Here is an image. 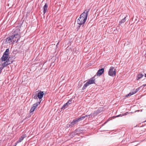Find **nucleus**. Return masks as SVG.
<instances>
[{
	"mask_svg": "<svg viewBox=\"0 0 146 146\" xmlns=\"http://www.w3.org/2000/svg\"><path fill=\"white\" fill-rule=\"evenodd\" d=\"M99 113H100V111L98 110L96 111H94L93 113L89 115V116H91V117H94V116H96Z\"/></svg>",
	"mask_w": 146,
	"mask_h": 146,
	"instance_id": "nucleus-10",
	"label": "nucleus"
},
{
	"mask_svg": "<svg viewBox=\"0 0 146 146\" xmlns=\"http://www.w3.org/2000/svg\"><path fill=\"white\" fill-rule=\"evenodd\" d=\"M145 55H146V53H145Z\"/></svg>",
	"mask_w": 146,
	"mask_h": 146,
	"instance_id": "nucleus-31",
	"label": "nucleus"
},
{
	"mask_svg": "<svg viewBox=\"0 0 146 146\" xmlns=\"http://www.w3.org/2000/svg\"><path fill=\"white\" fill-rule=\"evenodd\" d=\"M48 7V5L46 3L44 6L43 7V12L44 14L47 11V8Z\"/></svg>",
	"mask_w": 146,
	"mask_h": 146,
	"instance_id": "nucleus-12",
	"label": "nucleus"
},
{
	"mask_svg": "<svg viewBox=\"0 0 146 146\" xmlns=\"http://www.w3.org/2000/svg\"><path fill=\"white\" fill-rule=\"evenodd\" d=\"M142 111V110H141V111Z\"/></svg>",
	"mask_w": 146,
	"mask_h": 146,
	"instance_id": "nucleus-30",
	"label": "nucleus"
},
{
	"mask_svg": "<svg viewBox=\"0 0 146 146\" xmlns=\"http://www.w3.org/2000/svg\"><path fill=\"white\" fill-rule=\"evenodd\" d=\"M9 49H7L5 52H4L3 54L5 55L9 56Z\"/></svg>",
	"mask_w": 146,
	"mask_h": 146,
	"instance_id": "nucleus-16",
	"label": "nucleus"
},
{
	"mask_svg": "<svg viewBox=\"0 0 146 146\" xmlns=\"http://www.w3.org/2000/svg\"><path fill=\"white\" fill-rule=\"evenodd\" d=\"M68 106L67 105V104H65L62 106V107L61 108V109L64 110L65 108H67Z\"/></svg>",
	"mask_w": 146,
	"mask_h": 146,
	"instance_id": "nucleus-20",
	"label": "nucleus"
},
{
	"mask_svg": "<svg viewBox=\"0 0 146 146\" xmlns=\"http://www.w3.org/2000/svg\"><path fill=\"white\" fill-rule=\"evenodd\" d=\"M67 104V105L68 106L70 104L69 103H68V102L66 103Z\"/></svg>",
	"mask_w": 146,
	"mask_h": 146,
	"instance_id": "nucleus-26",
	"label": "nucleus"
},
{
	"mask_svg": "<svg viewBox=\"0 0 146 146\" xmlns=\"http://www.w3.org/2000/svg\"><path fill=\"white\" fill-rule=\"evenodd\" d=\"M9 56H7L6 55H5L4 54L2 56L1 58L2 60L3 61H6L7 59L8 58Z\"/></svg>",
	"mask_w": 146,
	"mask_h": 146,
	"instance_id": "nucleus-14",
	"label": "nucleus"
},
{
	"mask_svg": "<svg viewBox=\"0 0 146 146\" xmlns=\"http://www.w3.org/2000/svg\"><path fill=\"white\" fill-rule=\"evenodd\" d=\"M88 116H89V115H86L84 116H82L80 117V118H81V121L84 119L86 117H88Z\"/></svg>",
	"mask_w": 146,
	"mask_h": 146,
	"instance_id": "nucleus-23",
	"label": "nucleus"
},
{
	"mask_svg": "<svg viewBox=\"0 0 146 146\" xmlns=\"http://www.w3.org/2000/svg\"><path fill=\"white\" fill-rule=\"evenodd\" d=\"M81 118L79 117L75 119L71 122L70 123V124H68L67 127H73L75 125L77 124L78 122L81 121Z\"/></svg>",
	"mask_w": 146,
	"mask_h": 146,
	"instance_id": "nucleus-4",
	"label": "nucleus"
},
{
	"mask_svg": "<svg viewBox=\"0 0 146 146\" xmlns=\"http://www.w3.org/2000/svg\"><path fill=\"white\" fill-rule=\"evenodd\" d=\"M27 137L26 135H23L20 137L19 138L18 140L15 143L16 145L18 143L21 142Z\"/></svg>",
	"mask_w": 146,
	"mask_h": 146,
	"instance_id": "nucleus-7",
	"label": "nucleus"
},
{
	"mask_svg": "<svg viewBox=\"0 0 146 146\" xmlns=\"http://www.w3.org/2000/svg\"><path fill=\"white\" fill-rule=\"evenodd\" d=\"M128 113V112H127L126 113H125L123 114V115L119 114L118 115L116 116H115L114 117L115 118V117H122V116L127 115Z\"/></svg>",
	"mask_w": 146,
	"mask_h": 146,
	"instance_id": "nucleus-18",
	"label": "nucleus"
},
{
	"mask_svg": "<svg viewBox=\"0 0 146 146\" xmlns=\"http://www.w3.org/2000/svg\"><path fill=\"white\" fill-rule=\"evenodd\" d=\"M70 135H72L73 136H74V135H74L73 134V133H71V134H70Z\"/></svg>",
	"mask_w": 146,
	"mask_h": 146,
	"instance_id": "nucleus-25",
	"label": "nucleus"
},
{
	"mask_svg": "<svg viewBox=\"0 0 146 146\" xmlns=\"http://www.w3.org/2000/svg\"><path fill=\"white\" fill-rule=\"evenodd\" d=\"M142 86H146V84H144V85H143Z\"/></svg>",
	"mask_w": 146,
	"mask_h": 146,
	"instance_id": "nucleus-27",
	"label": "nucleus"
},
{
	"mask_svg": "<svg viewBox=\"0 0 146 146\" xmlns=\"http://www.w3.org/2000/svg\"><path fill=\"white\" fill-rule=\"evenodd\" d=\"M127 15H126V16L123 19H122L119 22V25H121L122 24V23H124L126 21L125 19L127 17Z\"/></svg>",
	"mask_w": 146,
	"mask_h": 146,
	"instance_id": "nucleus-15",
	"label": "nucleus"
},
{
	"mask_svg": "<svg viewBox=\"0 0 146 146\" xmlns=\"http://www.w3.org/2000/svg\"><path fill=\"white\" fill-rule=\"evenodd\" d=\"M143 75L142 74H139L137 75V80H138L139 79L142 78L143 76Z\"/></svg>",
	"mask_w": 146,
	"mask_h": 146,
	"instance_id": "nucleus-17",
	"label": "nucleus"
},
{
	"mask_svg": "<svg viewBox=\"0 0 146 146\" xmlns=\"http://www.w3.org/2000/svg\"><path fill=\"white\" fill-rule=\"evenodd\" d=\"M9 61H7L6 62H5L4 63H3L2 64V66H1L2 67H3V68L7 66L8 65H9L10 64V63L9 62Z\"/></svg>",
	"mask_w": 146,
	"mask_h": 146,
	"instance_id": "nucleus-13",
	"label": "nucleus"
},
{
	"mask_svg": "<svg viewBox=\"0 0 146 146\" xmlns=\"http://www.w3.org/2000/svg\"><path fill=\"white\" fill-rule=\"evenodd\" d=\"M72 98H71L68 101V103H69L70 104H71L72 103Z\"/></svg>",
	"mask_w": 146,
	"mask_h": 146,
	"instance_id": "nucleus-24",
	"label": "nucleus"
},
{
	"mask_svg": "<svg viewBox=\"0 0 146 146\" xmlns=\"http://www.w3.org/2000/svg\"><path fill=\"white\" fill-rule=\"evenodd\" d=\"M44 94L43 92L41 91H40L37 93L38 98L39 99V101L40 100H42L40 99L42 98Z\"/></svg>",
	"mask_w": 146,
	"mask_h": 146,
	"instance_id": "nucleus-8",
	"label": "nucleus"
},
{
	"mask_svg": "<svg viewBox=\"0 0 146 146\" xmlns=\"http://www.w3.org/2000/svg\"><path fill=\"white\" fill-rule=\"evenodd\" d=\"M13 42H17L21 37L20 35L18 33L14 34L11 36Z\"/></svg>",
	"mask_w": 146,
	"mask_h": 146,
	"instance_id": "nucleus-3",
	"label": "nucleus"
},
{
	"mask_svg": "<svg viewBox=\"0 0 146 146\" xmlns=\"http://www.w3.org/2000/svg\"><path fill=\"white\" fill-rule=\"evenodd\" d=\"M142 86H140V87L136 89V90H133V92H134V93L135 94L140 89V88L142 87Z\"/></svg>",
	"mask_w": 146,
	"mask_h": 146,
	"instance_id": "nucleus-21",
	"label": "nucleus"
},
{
	"mask_svg": "<svg viewBox=\"0 0 146 146\" xmlns=\"http://www.w3.org/2000/svg\"><path fill=\"white\" fill-rule=\"evenodd\" d=\"M135 94L134 93L133 91L131 92L128 94L126 96H130L132 95Z\"/></svg>",
	"mask_w": 146,
	"mask_h": 146,
	"instance_id": "nucleus-19",
	"label": "nucleus"
},
{
	"mask_svg": "<svg viewBox=\"0 0 146 146\" xmlns=\"http://www.w3.org/2000/svg\"><path fill=\"white\" fill-rule=\"evenodd\" d=\"M41 102V100H40L39 102L38 101L36 103L33 105V106L31 108L30 110V112L31 113L33 112L35 109L40 104Z\"/></svg>",
	"mask_w": 146,
	"mask_h": 146,
	"instance_id": "nucleus-6",
	"label": "nucleus"
},
{
	"mask_svg": "<svg viewBox=\"0 0 146 146\" xmlns=\"http://www.w3.org/2000/svg\"><path fill=\"white\" fill-rule=\"evenodd\" d=\"M139 111V110H137L136 111H135V112H136V111Z\"/></svg>",
	"mask_w": 146,
	"mask_h": 146,
	"instance_id": "nucleus-28",
	"label": "nucleus"
},
{
	"mask_svg": "<svg viewBox=\"0 0 146 146\" xmlns=\"http://www.w3.org/2000/svg\"><path fill=\"white\" fill-rule=\"evenodd\" d=\"M89 10H86L80 15L77 20L78 23L80 25L84 24L86 21L88 14Z\"/></svg>",
	"mask_w": 146,
	"mask_h": 146,
	"instance_id": "nucleus-1",
	"label": "nucleus"
},
{
	"mask_svg": "<svg viewBox=\"0 0 146 146\" xmlns=\"http://www.w3.org/2000/svg\"><path fill=\"white\" fill-rule=\"evenodd\" d=\"M96 76V75H95L94 77L91 78L88 82L84 85V86L82 88L83 90H84L89 85L95 83L94 78Z\"/></svg>",
	"mask_w": 146,
	"mask_h": 146,
	"instance_id": "nucleus-2",
	"label": "nucleus"
},
{
	"mask_svg": "<svg viewBox=\"0 0 146 146\" xmlns=\"http://www.w3.org/2000/svg\"><path fill=\"white\" fill-rule=\"evenodd\" d=\"M33 98L35 99H38V97L37 94H35L33 96Z\"/></svg>",
	"mask_w": 146,
	"mask_h": 146,
	"instance_id": "nucleus-22",
	"label": "nucleus"
},
{
	"mask_svg": "<svg viewBox=\"0 0 146 146\" xmlns=\"http://www.w3.org/2000/svg\"><path fill=\"white\" fill-rule=\"evenodd\" d=\"M104 69L103 68H102L100 69L96 73V75L97 76H100L104 72Z\"/></svg>",
	"mask_w": 146,
	"mask_h": 146,
	"instance_id": "nucleus-9",
	"label": "nucleus"
},
{
	"mask_svg": "<svg viewBox=\"0 0 146 146\" xmlns=\"http://www.w3.org/2000/svg\"><path fill=\"white\" fill-rule=\"evenodd\" d=\"M13 41L11 36L7 37L5 40V43L6 44L10 43Z\"/></svg>",
	"mask_w": 146,
	"mask_h": 146,
	"instance_id": "nucleus-11",
	"label": "nucleus"
},
{
	"mask_svg": "<svg viewBox=\"0 0 146 146\" xmlns=\"http://www.w3.org/2000/svg\"><path fill=\"white\" fill-rule=\"evenodd\" d=\"M116 72L115 69L113 67L110 68L108 72V74L110 76H115L116 74Z\"/></svg>",
	"mask_w": 146,
	"mask_h": 146,
	"instance_id": "nucleus-5",
	"label": "nucleus"
},
{
	"mask_svg": "<svg viewBox=\"0 0 146 146\" xmlns=\"http://www.w3.org/2000/svg\"><path fill=\"white\" fill-rule=\"evenodd\" d=\"M145 76L146 78V73L145 75Z\"/></svg>",
	"mask_w": 146,
	"mask_h": 146,
	"instance_id": "nucleus-29",
	"label": "nucleus"
}]
</instances>
